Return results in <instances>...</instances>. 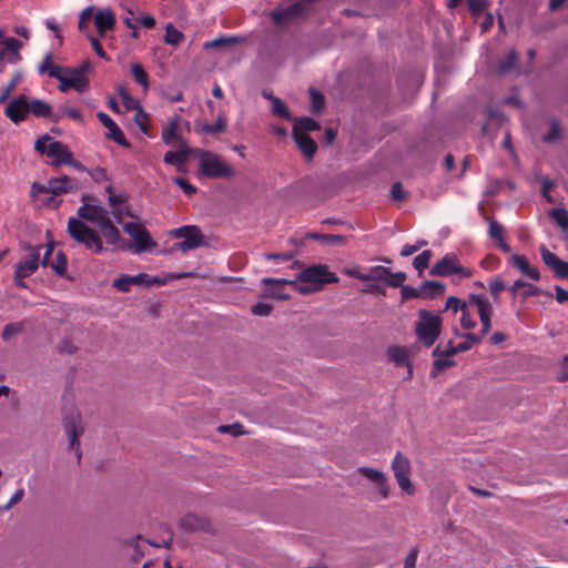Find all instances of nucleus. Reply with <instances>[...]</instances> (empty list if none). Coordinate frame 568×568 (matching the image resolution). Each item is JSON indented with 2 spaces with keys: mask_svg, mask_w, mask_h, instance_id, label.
I'll return each instance as SVG.
<instances>
[{
  "mask_svg": "<svg viewBox=\"0 0 568 568\" xmlns=\"http://www.w3.org/2000/svg\"><path fill=\"white\" fill-rule=\"evenodd\" d=\"M132 285L131 275H122L113 281V287L120 292H129Z\"/></svg>",
  "mask_w": 568,
  "mask_h": 568,
  "instance_id": "nucleus-54",
  "label": "nucleus"
},
{
  "mask_svg": "<svg viewBox=\"0 0 568 568\" xmlns=\"http://www.w3.org/2000/svg\"><path fill=\"white\" fill-rule=\"evenodd\" d=\"M99 227L108 244H115L119 241L120 232L114 226L110 217L106 221H104Z\"/></svg>",
  "mask_w": 568,
  "mask_h": 568,
  "instance_id": "nucleus-33",
  "label": "nucleus"
},
{
  "mask_svg": "<svg viewBox=\"0 0 568 568\" xmlns=\"http://www.w3.org/2000/svg\"><path fill=\"white\" fill-rule=\"evenodd\" d=\"M181 116L175 114L171 116L162 126L161 139L166 145L178 144L185 148L186 141L180 132Z\"/></svg>",
  "mask_w": 568,
  "mask_h": 568,
  "instance_id": "nucleus-15",
  "label": "nucleus"
},
{
  "mask_svg": "<svg viewBox=\"0 0 568 568\" xmlns=\"http://www.w3.org/2000/svg\"><path fill=\"white\" fill-rule=\"evenodd\" d=\"M418 554V547H413L405 558L404 568H415Z\"/></svg>",
  "mask_w": 568,
  "mask_h": 568,
  "instance_id": "nucleus-64",
  "label": "nucleus"
},
{
  "mask_svg": "<svg viewBox=\"0 0 568 568\" xmlns=\"http://www.w3.org/2000/svg\"><path fill=\"white\" fill-rule=\"evenodd\" d=\"M21 81V73L16 72L8 84L2 89L0 93V104H3L9 99L17 84Z\"/></svg>",
  "mask_w": 568,
  "mask_h": 568,
  "instance_id": "nucleus-43",
  "label": "nucleus"
},
{
  "mask_svg": "<svg viewBox=\"0 0 568 568\" xmlns=\"http://www.w3.org/2000/svg\"><path fill=\"white\" fill-rule=\"evenodd\" d=\"M387 355L396 366H407L408 374L409 376L412 375V365L409 362L407 348L402 346H392L388 348Z\"/></svg>",
  "mask_w": 568,
  "mask_h": 568,
  "instance_id": "nucleus-28",
  "label": "nucleus"
},
{
  "mask_svg": "<svg viewBox=\"0 0 568 568\" xmlns=\"http://www.w3.org/2000/svg\"><path fill=\"white\" fill-rule=\"evenodd\" d=\"M91 197L89 195L82 196L83 205L78 210V216L82 220L95 223L100 226L104 221L109 219L108 211L100 205H91L88 201Z\"/></svg>",
  "mask_w": 568,
  "mask_h": 568,
  "instance_id": "nucleus-16",
  "label": "nucleus"
},
{
  "mask_svg": "<svg viewBox=\"0 0 568 568\" xmlns=\"http://www.w3.org/2000/svg\"><path fill=\"white\" fill-rule=\"evenodd\" d=\"M4 114L14 124H19L20 122L24 121L29 114L28 97L26 94H20L12 99L7 104Z\"/></svg>",
  "mask_w": 568,
  "mask_h": 568,
  "instance_id": "nucleus-17",
  "label": "nucleus"
},
{
  "mask_svg": "<svg viewBox=\"0 0 568 568\" xmlns=\"http://www.w3.org/2000/svg\"><path fill=\"white\" fill-rule=\"evenodd\" d=\"M68 232L77 243L84 245L87 250L93 253L103 251L100 235L79 219L70 217L68 220Z\"/></svg>",
  "mask_w": 568,
  "mask_h": 568,
  "instance_id": "nucleus-4",
  "label": "nucleus"
},
{
  "mask_svg": "<svg viewBox=\"0 0 568 568\" xmlns=\"http://www.w3.org/2000/svg\"><path fill=\"white\" fill-rule=\"evenodd\" d=\"M164 42L170 45H178L184 40V34L178 30L172 23L165 27Z\"/></svg>",
  "mask_w": 568,
  "mask_h": 568,
  "instance_id": "nucleus-37",
  "label": "nucleus"
},
{
  "mask_svg": "<svg viewBox=\"0 0 568 568\" xmlns=\"http://www.w3.org/2000/svg\"><path fill=\"white\" fill-rule=\"evenodd\" d=\"M75 187L77 185L72 182V180L69 176L62 175L59 178L50 179L47 185H41L34 182L31 186V193L32 195L39 193H50L57 196L71 192Z\"/></svg>",
  "mask_w": 568,
  "mask_h": 568,
  "instance_id": "nucleus-12",
  "label": "nucleus"
},
{
  "mask_svg": "<svg viewBox=\"0 0 568 568\" xmlns=\"http://www.w3.org/2000/svg\"><path fill=\"white\" fill-rule=\"evenodd\" d=\"M132 75L134 80L141 84L144 89L149 88V75L144 68L140 63L132 64Z\"/></svg>",
  "mask_w": 568,
  "mask_h": 568,
  "instance_id": "nucleus-44",
  "label": "nucleus"
},
{
  "mask_svg": "<svg viewBox=\"0 0 568 568\" xmlns=\"http://www.w3.org/2000/svg\"><path fill=\"white\" fill-rule=\"evenodd\" d=\"M273 307L271 304L258 302L252 306V313L256 316H268Z\"/></svg>",
  "mask_w": 568,
  "mask_h": 568,
  "instance_id": "nucleus-60",
  "label": "nucleus"
},
{
  "mask_svg": "<svg viewBox=\"0 0 568 568\" xmlns=\"http://www.w3.org/2000/svg\"><path fill=\"white\" fill-rule=\"evenodd\" d=\"M194 153L200 158L199 174L209 179H227L234 175L231 165L211 151L195 149Z\"/></svg>",
  "mask_w": 568,
  "mask_h": 568,
  "instance_id": "nucleus-1",
  "label": "nucleus"
},
{
  "mask_svg": "<svg viewBox=\"0 0 568 568\" xmlns=\"http://www.w3.org/2000/svg\"><path fill=\"white\" fill-rule=\"evenodd\" d=\"M419 321L416 323L415 333L418 341L430 347L435 344L442 332V317L426 310L418 311Z\"/></svg>",
  "mask_w": 568,
  "mask_h": 568,
  "instance_id": "nucleus-2",
  "label": "nucleus"
},
{
  "mask_svg": "<svg viewBox=\"0 0 568 568\" xmlns=\"http://www.w3.org/2000/svg\"><path fill=\"white\" fill-rule=\"evenodd\" d=\"M170 235L174 239H183V241L176 242L173 245L174 250L183 253L201 247L205 243L204 236L196 225H184L174 229L170 232Z\"/></svg>",
  "mask_w": 568,
  "mask_h": 568,
  "instance_id": "nucleus-6",
  "label": "nucleus"
},
{
  "mask_svg": "<svg viewBox=\"0 0 568 568\" xmlns=\"http://www.w3.org/2000/svg\"><path fill=\"white\" fill-rule=\"evenodd\" d=\"M54 246H55L54 243H49L45 246H43L44 253H43L42 257L40 256V264L42 266L49 267L51 260H52L51 256L54 252Z\"/></svg>",
  "mask_w": 568,
  "mask_h": 568,
  "instance_id": "nucleus-63",
  "label": "nucleus"
},
{
  "mask_svg": "<svg viewBox=\"0 0 568 568\" xmlns=\"http://www.w3.org/2000/svg\"><path fill=\"white\" fill-rule=\"evenodd\" d=\"M49 267L59 276L64 277L67 274L68 258L62 251H58Z\"/></svg>",
  "mask_w": 568,
  "mask_h": 568,
  "instance_id": "nucleus-34",
  "label": "nucleus"
},
{
  "mask_svg": "<svg viewBox=\"0 0 568 568\" xmlns=\"http://www.w3.org/2000/svg\"><path fill=\"white\" fill-rule=\"evenodd\" d=\"M123 230L134 240L136 253H142L156 246V242L152 240L149 231L143 225L129 222L124 224Z\"/></svg>",
  "mask_w": 568,
  "mask_h": 568,
  "instance_id": "nucleus-13",
  "label": "nucleus"
},
{
  "mask_svg": "<svg viewBox=\"0 0 568 568\" xmlns=\"http://www.w3.org/2000/svg\"><path fill=\"white\" fill-rule=\"evenodd\" d=\"M219 432L222 434H231L233 436H239L244 434L243 426L239 423L233 425H222L219 427Z\"/></svg>",
  "mask_w": 568,
  "mask_h": 568,
  "instance_id": "nucleus-61",
  "label": "nucleus"
},
{
  "mask_svg": "<svg viewBox=\"0 0 568 568\" xmlns=\"http://www.w3.org/2000/svg\"><path fill=\"white\" fill-rule=\"evenodd\" d=\"M97 118L108 129L105 139L112 140L123 148H130L131 143L125 139L120 126L105 112H98Z\"/></svg>",
  "mask_w": 568,
  "mask_h": 568,
  "instance_id": "nucleus-19",
  "label": "nucleus"
},
{
  "mask_svg": "<svg viewBox=\"0 0 568 568\" xmlns=\"http://www.w3.org/2000/svg\"><path fill=\"white\" fill-rule=\"evenodd\" d=\"M28 109L29 113L36 118H51L52 115V106L42 100L28 98Z\"/></svg>",
  "mask_w": 568,
  "mask_h": 568,
  "instance_id": "nucleus-29",
  "label": "nucleus"
},
{
  "mask_svg": "<svg viewBox=\"0 0 568 568\" xmlns=\"http://www.w3.org/2000/svg\"><path fill=\"white\" fill-rule=\"evenodd\" d=\"M468 9L473 16H479L488 6L487 0H467Z\"/></svg>",
  "mask_w": 568,
  "mask_h": 568,
  "instance_id": "nucleus-56",
  "label": "nucleus"
},
{
  "mask_svg": "<svg viewBox=\"0 0 568 568\" xmlns=\"http://www.w3.org/2000/svg\"><path fill=\"white\" fill-rule=\"evenodd\" d=\"M539 251L542 262L547 267H549L554 272L556 277L568 278V262L560 260L545 245H541Z\"/></svg>",
  "mask_w": 568,
  "mask_h": 568,
  "instance_id": "nucleus-21",
  "label": "nucleus"
},
{
  "mask_svg": "<svg viewBox=\"0 0 568 568\" xmlns=\"http://www.w3.org/2000/svg\"><path fill=\"white\" fill-rule=\"evenodd\" d=\"M505 288H506L505 282L499 277H495L489 282V292L495 302H498L499 294Z\"/></svg>",
  "mask_w": 568,
  "mask_h": 568,
  "instance_id": "nucleus-49",
  "label": "nucleus"
},
{
  "mask_svg": "<svg viewBox=\"0 0 568 568\" xmlns=\"http://www.w3.org/2000/svg\"><path fill=\"white\" fill-rule=\"evenodd\" d=\"M310 94H311L312 111L314 113L322 111L325 105L324 95L320 91H317L313 88L310 89Z\"/></svg>",
  "mask_w": 568,
  "mask_h": 568,
  "instance_id": "nucleus-47",
  "label": "nucleus"
},
{
  "mask_svg": "<svg viewBox=\"0 0 568 568\" xmlns=\"http://www.w3.org/2000/svg\"><path fill=\"white\" fill-rule=\"evenodd\" d=\"M180 526L186 530H199L204 529L206 523L194 514H187L181 519Z\"/></svg>",
  "mask_w": 568,
  "mask_h": 568,
  "instance_id": "nucleus-35",
  "label": "nucleus"
},
{
  "mask_svg": "<svg viewBox=\"0 0 568 568\" xmlns=\"http://www.w3.org/2000/svg\"><path fill=\"white\" fill-rule=\"evenodd\" d=\"M239 42H240V39L234 36L220 37V38L213 39L211 41L204 42L203 49L204 50H211V49L224 50L226 48L233 47L234 44H236Z\"/></svg>",
  "mask_w": 568,
  "mask_h": 568,
  "instance_id": "nucleus-32",
  "label": "nucleus"
},
{
  "mask_svg": "<svg viewBox=\"0 0 568 568\" xmlns=\"http://www.w3.org/2000/svg\"><path fill=\"white\" fill-rule=\"evenodd\" d=\"M390 196L394 201H404L407 197V193L403 190L400 182H395L390 187Z\"/></svg>",
  "mask_w": 568,
  "mask_h": 568,
  "instance_id": "nucleus-62",
  "label": "nucleus"
},
{
  "mask_svg": "<svg viewBox=\"0 0 568 568\" xmlns=\"http://www.w3.org/2000/svg\"><path fill=\"white\" fill-rule=\"evenodd\" d=\"M484 336H481V332L475 334V333H467L465 334V342H462L457 344V351L466 352L473 347V345L478 344L481 342Z\"/></svg>",
  "mask_w": 568,
  "mask_h": 568,
  "instance_id": "nucleus-45",
  "label": "nucleus"
},
{
  "mask_svg": "<svg viewBox=\"0 0 568 568\" xmlns=\"http://www.w3.org/2000/svg\"><path fill=\"white\" fill-rule=\"evenodd\" d=\"M430 275L433 276H449L458 274L463 277H470L471 271L460 265L456 254H446L443 258L437 261L430 268Z\"/></svg>",
  "mask_w": 568,
  "mask_h": 568,
  "instance_id": "nucleus-10",
  "label": "nucleus"
},
{
  "mask_svg": "<svg viewBox=\"0 0 568 568\" xmlns=\"http://www.w3.org/2000/svg\"><path fill=\"white\" fill-rule=\"evenodd\" d=\"M488 233H489V236L491 239H495L497 241H501L504 240L503 237V233H504V229H503V225L499 224L497 221L495 220H490L489 221V230H488Z\"/></svg>",
  "mask_w": 568,
  "mask_h": 568,
  "instance_id": "nucleus-58",
  "label": "nucleus"
},
{
  "mask_svg": "<svg viewBox=\"0 0 568 568\" xmlns=\"http://www.w3.org/2000/svg\"><path fill=\"white\" fill-rule=\"evenodd\" d=\"M560 133H561V130H560L559 124L556 121H552L548 133H546L542 136V141L547 142V143H552L559 139Z\"/></svg>",
  "mask_w": 568,
  "mask_h": 568,
  "instance_id": "nucleus-53",
  "label": "nucleus"
},
{
  "mask_svg": "<svg viewBox=\"0 0 568 568\" xmlns=\"http://www.w3.org/2000/svg\"><path fill=\"white\" fill-rule=\"evenodd\" d=\"M511 263L515 267H517L523 274L528 276L534 281H539L540 272L536 267H531L529 262L525 255L514 254L511 256Z\"/></svg>",
  "mask_w": 568,
  "mask_h": 568,
  "instance_id": "nucleus-27",
  "label": "nucleus"
},
{
  "mask_svg": "<svg viewBox=\"0 0 568 568\" xmlns=\"http://www.w3.org/2000/svg\"><path fill=\"white\" fill-rule=\"evenodd\" d=\"M22 44L16 38H3L0 31V61L4 58L8 63L16 64L21 60L20 49Z\"/></svg>",
  "mask_w": 568,
  "mask_h": 568,
  "instance_id": "nucleus-20",
  "label": "nucleus"
},
{
  "mask_svg": "<svg viewBox=\"0 0 568 568\" xmlns=\"http://www.w3.org/2000/svg\"><path fill=\"white\" fill-rule=\"evenodd\" d=\"M173 182L176 185H179L183 190V192L189 196L193 195L196 192V187L183 178L176 176L173 179Z\"/></svg>",
  "mask_w": 568,
  "mask_h": 568,
  "instance_id": "nucleus-59",
  "label": "nucleus"
},
{
  "mask_svg": "<svg viewBox=\"0 0 568 568\" xmlns=\"http://www.w3.org/2000/svg\"><path fill=\"white\" fill-rule=\"evenodd\" d=\"M63 428L69 437V447L75 450L77 463L79 464L82 457L79 437L83 433L80 413L72 409L70 413L65 414L63 417Z\"/></svg>",
  "mask_w": 568,
  "mask_h": 568,
  "instance_id": "nucleus-8",
  "label": "nucleus"
},
{
  "mask_svg": "<svg viewBox=\"0 0 568 568\" xmlns=\"http://www.w3.org/2000/svg\"><path fill=\"white\" fill-rule=\"evenodd\" d=\"M47 155L54 159L52 162L54 166L73 164L72 153L61 141H51L48 144Z\"/></svg>",
  "mask_w": 568,
  "mask_h": 568,
  "instance_id": "nucleus-23",
  "label": "nucleus"
},
{
  "mask_svg": "<svg viewBox=\"0 0 568 568\" xmlns=\"http://www.w3.org/2000/svg\"><path fill=\"white\" fill-rule=\"evenodd\" d=\"M406 281V274L404 272L393 273L387 275L385 284L390 287H402Z\"/></svg>",
  "mask_w": 568,
  "mask_h": 568,
  "instance_id": "nucleus-50",
  "label": "nucleus"
},
{
  "mask_svg": "<svg viewBox=\"0 0 568 568\" xmlns=\"http://www.w3.org/2000/svg\"><path fill=\"white\" fill-rule=\"evenodd\" d=\"M358 473L376 485V489L382 498H388L389 486L387 483V477L382 470L371 467H359Z\"/></svg>",
  "mask_w": 568,
  "mask_h": 568,
  "instance_id": "nucleus-22",
  "label": "nucleus"
},
{
  "mask_svg": "<svg viewBox=\"0 0 568 568\" xmlns=\"http://www.w3.org/2000/svg\"><path fill=\"white\" fill-rule=\"evenodd\" d=\"M293 128H297V132L307 133L308 131L320 130L321 125L314 119L308 118V116H303V118L296 119Z\"/></svg>",
  "mask_w": 568,
  "mask_h": 568,
  "instance_id": "nucleus-39",
  "label": "nucleus"
},
{
  "mask_svg": "<svg viewBox=\"0 0 568 568\" xmlns=\"http://www.w3.org/2000/svg\"><path fill=\"white\" fill-rule=\"evenodd\" d=\"M540 294H544V295H546L548 297L552 296L550 292L542 291L538 286H535V285L526 282V285H524V292H523V297L524 298H528L530 296H537V295H540Z\"/></svg>",
  "mask_w": 568,
  "mask_h": 568,
  "instance_id": "nucleus-51",
  "label": "nucleus"
},
{
  "mask_svg": "<svg viewBox=\"0 0 568 568\" xmlns=\"http://www.w3.org/2000/svg\"><path fill=\"white\" fill-rule=\"evenodd\" d=\"M293 139L298 148V150L303 153L306 160H312L317 151L316 142L304 132H297V128H293Z\"/></svg>",
  "mask_w": 568,
  "mask_h": 568,
  "instance_id": "nucleus-24",
  "label": "nucleus"
},
{
  "mask_svg": "<svg viewBox=\"0 0 568 568\" xmlns=\"http://www.w3.org/2000/svg\"><path fill=\"white\" fill-rule=\"evenodd\" d=\"M90 69V63L84 61L80 67L73 68H63V72L60 74L59 90L65 92L70 89H74L75 91L82 93L89 87V79L87 73Z\"/></svg>",
  "mask_w": 568,
  "mask_h": 568,
  "instance_id": "nucleus-5",
  "label": "nucleus"
},
{
  "mask_svg": "<svg viewBox=\"0 0 568 568\" xmlns=\"http://www.w3.org/2000/svg\"><path fill=\"white\" fill-rule=\"evenodd\" d=\"M227 129V121L226 116L223 113H220L216 118V121L213 124L210 123H196L195 124V131L197 133H204L212 136L219 135L221 133L226 132Z\"/></svg>",
  "mask_w": 568,
  "mask_h": 568,
  "instance_id": "nucleus-26",
  "label": "nucleus"
},
{
  "mask_svg": "<svg viewBox=\"0 0 568 568\" xmlns=\"http://www.w3.org/2000/svg\"><path fill=\"white\" fill-rule=\"evenodd\" d=\"M296 283L312 288L313 292L320 291L325 284L338 282L335 273L331 272L327 265L315 264L304 268L296 277Z\"/></svg>",
  "mask_w": 568,
  "mask_h": 568,
  "instance_id": "nucleus-3",
  "label": "nucleus"
},
{
  "mask_svg": "<svg viewBox=\"0 0 568 568\" xmlns=\"http://www.w3.org/2000/svg\"><path fill=\"white\" fill-rule=\"evenodd\" d=\"M446 310H452L454 311L455 313L460 311L462 314L464 313V311H467V305L465 302H463L462 300H459L458 297L456 296H449L446 301Z\"/></svg>",
  "mask_w": 568,
  "mask_h": 568,
  "instance_id": "nucleus-52",
  "label": "nucleus"
},
{
  "mask_svg": "<svg viewBox=\"0 0 568 568\" xmlns=\"http://www.w3.org/2000/svg\"><path fill=\"white\" fill-rule=\"evenodd\" d=\"M191 152H194V150L189 149L187 145L185 148L181 146L179 151H168L163 160L166 164L180 168L184 164Z\"/></svg>",
  "mask_w": 568,
  "mask_h": 568,
  "instance_id": "nucleus-31",
  "label": "nucleus"
},
{
  "mask_svg": "<svg viewBox=\"0 0 568 568\" xmlns=\"http://www.w3.org/2000/svg\"><path fill=\"white\" fill-rule=\"evenodd\" d=\"M294 256L295 254L293 252L264 254L265 260L275 261L277 263L291 261Z\"/></svg>",
  "mask_w": 568,
  "mask_h": 568,
  "instance_id": "nucleus-57",
  "label": "nucleus"
},
{
  "mask_svg": "<svg viewBox=\"0 0 568 568\" xmlns=\"http://www.w3.org/2000/svg\"><path fill=\"white\" fill-rule=\"evenodd\" d=\"M392 470L400 489L408 495H413L415 489L409 478L412 470L410 462L400 452H397L392 462Z\"/></svg>",
  "mask_w": 568,
  "mask_h": 568,
  "instance_id": "nucleus-11",
  "label": "nucleus"
},
{
  "mask_svg": "<svg viewBox=\"0 0 568 568\" xmlns=\"http://www.w3.org/2000/svg\"><path fill=\"white\" fill-rule=\"evenodd\" d=\"M22 324L21 323H10L4 326L2 331V338L4 341H9L12 336L18 335L20 332H22Z\"/></svg>",
  "mask_w": 568,
  "mask_h": 568,
  "instance_id": "nucleus-55",
  "label": "nucleus"
},
{
  "mask_svg": "<svg viewBox=\"0 0 568 568\" xmlns=\"http://www.w3.org/2000/svg\"><path fill=\"white\" fill-rule=\"evenodd\" d=\"M388 274H390V268L386 266H372L366 273V281H383L385 283Z\"/></svg>",
  "mask_w": 568,
  "mask_h": 568,
  "instance_id": "nucleus-40",
  "label": "nucleus"
},
{
  "mask_svg": "<svg viewBox=\"0 0 568 568\" xmlns=\"http://www.w3.org/2000/svg\"><path fill=\"white\" fill-rule=\"evenodd\" d=\"M38 72L40 74H48L50 78L58 80L60 79L61 72H63V68L52 63V54L49 52L39 64Z\"/></svg>",
  "mask_w": 568,
  "mask_h": 568,
  "instance_id": "nucleus-30",
  "label": "nucleus"
},
{
  "mask_svg": "<svg viewBox=\"0 0 568 568\" xmlns=\"http://www.w3.org/2000/svg\"><path fill=\"white\" fill-rule=\"evenodd\" d=\"M517 59V52L515 50L509 51L508 54L499 62V71L501 73L509 71L516 65Z\"/></svg>",
  "mask_w": 568,
  "mask_h": 568,
  "instance_id": "nucleus-48",
  "label": "nucleus"
},
{
  "mask_svg": "<svg viewBox=\"0 0 568 568\" xmlns=\"http://www.w3.org/2000/svg\"><path fill=\"white\" fill-rule=\"evenodd\" d=\"M433 252L430 250H425L420 254H418L414 261L413 265L418 272H423L428 267L429 262L432 260Z\"/></svg>",
  "mask_w": 568,
  "mask_h": 568,
  "instance_id": "nucleus-46",
  "label": "nucleus"
},
{
  "mask_svg": "<svg viewBox=\"0 0 568 568\" xmlns=\"http://www.w3.org/2000/svg\"><path fill=\"white\" fill-rule=\"evenodd\" d=\"M311 239L321 241L328 245H339L345 243V236L337 235V234H318V233H312L307 235Z\"/></svg>",
  "mask_w": 568,
  "mask_h": 568,
  "instance_id": "nucleus-41",
  "label": "nucleus"
},
{
  "mask_svg": "<svg viewBox=\"0 0 568 568\" xmlns=\"http://www.w3.org/2000/svg\"><path fill=\"white\" fill-rule=\"evenodd\" d=\"M115 16L110 9H100L94 16V24L101 37L115 27Z\"/></svg>",
  "mask_w": 568,
  "mask_h": 568,
  "instance_id": "nucleus-25",
  "label": "nucleus"
},
{
  "mask_svg": "<svg viewBox=\"0 0 568 568\" xmlns=\"http://www.w3.org/2000/svg\"><path fill=\"white\" fill-rule=\"evenodd\" d=\"M308 2L306 0H294L288 4H282L271 12V18L276 26L293 21L307 13Z\"/></svg>",
  "mask_w": 568,
  "mask_h": 568,
  "instance_id": "nucleus-9",
  "label": "nucleus"
},
{
  "mask_svg": "<svg viewBox=\"0 0 568 568\" xmlns=\"http://www.w3.org/2000/svg\"><path fill=\"white\" fill-rule=\"evenodd\" d=\"M264 290L267 296L281 301L290 298V295L285 292V285H292L295 291L303 295L313 293L312 288L305 285L297 284L296 281H288L284 278L265 277L262 280Z\"/></svg>",
  "mask_w": 568,
  "mask_h": 568,
  "instance_id": "nucleus-7",
  "label": "nucleus"
},
{
  "mask_svg": "<svg viewBox=\"0 0 568 568\" xmlns=\"http://www.w3.org/2000/svg\"><path fill=\"white\" fill-rule=\"evenodd\" d=\"M420 291L427 297L433 298L436 295L443 294L445 291V284L437 281H425L420 286Z\"/></svg>",
  "mask_w": 568,
  "mask_h": 568,
  "instance_id": "nucleus-36",
  "label": "nucleus"
},
{
  "mask_svg": "<svg viewBox=\"0 0 568 568\" xmlns=\"http://www.w3.org/2000/svg\"><path fill=\"white\" fill-rule=\"evenodd\" d=\"M272 113L282 119L291 120L292 115L285 103L280 98L272 99Z\"/></svg>",
  "mask_w": 568,
  "mask_h": 568,
  "instance_id": "nucleus-42",
  "label": "nucleus"
},
{
  "mask_svg": "<svg viewBox=\"0 0 568 568\" xmlns=\"http://www.w3.org/2000/svg\"><path fill=\"white\" fill-rule=\"evenodd\" d=\"M469 304L475 306L481 323V336L488 334L491 328V314L493 306L489 301L483 296L471 294L469 296Z\"/></svg>",
  "mask_w": 568,
  "mask_h": 568,
  "instance_id": "nucleus-14",
  "label": "nucleus"
},
{
  "mask_svg": "<svg viewBox=\"0 0 568 568\" xmlns=\"http://www.w3.org/2000/svg\"><path fill=\"white\" fill-rule=\"evenodd\" d=\"M550 217L556 224L565 232L568 233V211L562 207L552 209L550 211Z\"/></svg>",
  "mask_w": 568,
  "mask_h": 568,
  "instance_id": "nucleus-38",
  "label": "nucleus"
},
{
  "mask_svg": "<svg viewBox=\"0 0 568 568\" xmlns=\"http://www.w3.org/2000/svg\"><path fill=\"white\" fill-rule=\"evenodd\" d=\"M41 250H43V245L28 246L29 255L17 263L14 271L20 272L22 276H31L36 273L40 265Z\"/></svg>",
  "mask_w": 568,
  "mask_h": 568,
  "instance_id": "nucleus-18",
  "label": "nucleus"
}]
</instances>
